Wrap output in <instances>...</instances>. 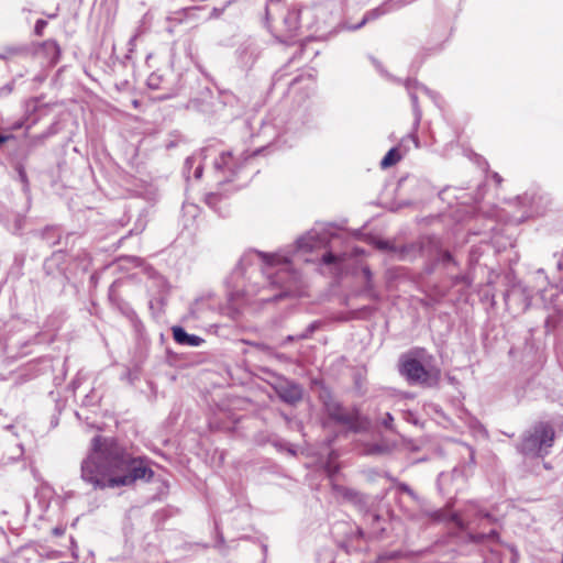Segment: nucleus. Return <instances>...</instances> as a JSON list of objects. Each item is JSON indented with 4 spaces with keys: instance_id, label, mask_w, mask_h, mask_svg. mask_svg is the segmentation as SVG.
<instances>
[{
    "instance_id": "obj_2",
    "label": "nucleus",
    "mask_w": 563,
    "mask_h": 563,
    "mask_svg": "<svg viewBox=\"0 0 563 563\" xmlns=\"http://www.w3.org/2000/svg\"><path fill=\"white\" fill-rule=\"evenodd\" d=\"M431 355H427L423 349H416L410 353L401 356L399 371L410 384H419L432 386L439 382L440 369L430 366L429 360Z\"/></svg>"
},
{
    "instance_id": "obj_3",
    "label": "nucleus",
    "mask_w": 563,
    "mask_h": 563,
    "mask_svg": "<svg viewBox=\"0 0 563 563\" xmlns=\"http://www.w3.org/2000/svg\"><path fill=\"white\" fill-rule=\"evenodd\" d=\"M553 442V428L548 423L540 422L525 433L518 449L526 456L539 457L549 453Z\"/></svg>"
},
{
    "instance_id": "obj_17",
    "label": "nucleus",
    "mask_w": 563,
    "mask_h": 563,
    "mask_svg": "<svg viewBox=\"0 0 563 563\" xmlns=\"http://www.w3.org/2000/svg\"><path fill=\"white\" fill-rule=\"evenodd\" d=\"M335 261H336V257H335L332 253H330V252L324 253V254L322 255V262H323L324 264H327V265L332 264V263H334Z\"/></svg>"
},
{
    "instance_id": "obj_11",
    "label": "nucleus",
    "mask_w": 563,
    "mask_h": 563,
    "mask_svg": "<svg viewBox=\"0 0 563 563\" xmlns=\"http://www.w3.org/2000/svg\"><path fill=\"white\" fill-rule=\"evenodd\" d=\"M239 165L231 152L219 153V157L214 159V168L221 172L229 170L234 173Z\"/></svg>"
},
{
    "instance_id": "obj_21",
    "label": "nucleus",
    "mask_w": 563,
    "mask_h": 563,
    "mask_svg": "<svg viewBox=\"0 0 563 563\" xmlns=\"http://www.w3.org/2000/svg\"><path fill=\"white\" fill-rule=\"evenodd\" d=\"M333 489L338 493V494H341L343 496H347L346 492L344 488L338 486V485H333Z\"/></svg>"
},
{
    "instance_id": "obj_23",
    "label": "nucleus",
    "mask_w": 563,
    "mask_h": 563,
    "mask_svg": "<svg viewBox=\"0 0 563 563\" xmlns=\"http://www.w3.org/2000/svg\"><path fill=\"white\" fill-rule=\"evenodd\" d=\"M63 532H64V531H63V529H58V528L54 529V533H55L56 536H62V534H63Z\"/></svg>"
},
{
    "instance_id": "obj_4",
    "label": "nucleus",
    "mask_w": 563,
    "mask_h": 563,
    "mask_svg": "<svg viewBox=\"0 0 563 563\" xmlns=\"http://www.w3.org/2000/svg\"><path fill=\"white\" fill-rule=\"evenodd\" d=\"M252 255L256 256L263 263V273L267 278H272L271 271L278 268V273L289 274L290 260L287 255L282 253H263L253 252Z\"/></svg>"
},
{
    "instance_id": "obj_6",
    "label": "nucleus",
    "mask_w": 563,
    "mask_h": 563,
    "mask_svg": "<svg viewBox=\"0 0 563 563\" xmlns=\"http://www.w3.org/2000/svg\"><path fill=\"white\" fill-rule=\"evenodd\" d=\"M330 242L328 232H319L316 229L310 230L307 234L298 239L297 249L299 252H312L318 249H325Z\"/></svg>"
},
{
    "instance_id": "obj_20",
    "label": "nucleus",
    "mask_w": 563,
    "mask_h": 563,
    "mask_svg": "<svg viewBox=\"0 0 563 563\" xmlns=\"http://www.w3.org/2000/svg\"><path fill=\"white\" fill-rule=\"evenodd\" d=\"M411 100H412V103H413L417 121H419L420 120V112H419L418 107H417V97L415 95H411Z\"/></svg>"
},
{
    "instance_id": "obj_7",
    "label": "nucleus",
    "mask_w": 563,
    "mask_h": 563,
    "mask_svg": "<svg viewBox=\"0 0 563 563\" xmlns=\"http://www.w3.org/2000/svg\"><path fill=\"white\" fill-rule=\"evenodd\" d=\"M35 56L41 58L44 64L55 65L60 56V48L55 41H45L38 44L34 52Z\"/></svg>"
},
{
    "instance_id": "obj_26",
    "label": "nucleus",
    "mask_w": 563,
    "mask_h": 563,
    "mask_svg": "<svg viewBox=\"0 0 563 563\" xmlns=\"http://www.w3.org/2000/svg\"><path fill=\"white\" fill-rule=\"evenodd\" d=\"M494 178H495V180H496L498 184L501 181V178L499 177V175H498V174H495V175H494Z\"/></svg>"
},
{
    "instance_id": "obj_13",
    "label": "nucleus",
    "mask_w": 563,
    "mask_h": 563,
    "mask_svg": "<svg viewBox=\"0 0 563 563\" xmlns=\"http://www.w3.org/2000/svg\"><path fill=\"white\" fill-rule=\"evenodd\" d=\"M280 396L285 401L292 404L301 398V389L296 385H291L282 391Z\"/></svg>"
},
{
    "instance_id": "obj_14",
    "label": "nucleus",
    "mask_w": 563,
    "mask_h": 563,
    "mask_svg": "<svg viewBox=\"0 0 563 563\" xmlns=\"http://www.w3.org/2000/svg\"><path fill=\"white\" fill-rule=\"evenodd\" d=\"M554 309L558 313L563 317V287L555 295V299L553 302Z\"/></svg>"
},
{
    "instance_id": "obj_15",
    "label": "nucleus",
    "mask_w": 563,
    "mask_h": 563,
    "mask_svg": "<svg viewBox=\"0 0 563 563\" xmlns=\"http://www.w3.org/2000/svg\"><path fill=\"white\" fill-rule=\"evenodd\" d=\"M22 53H23L22 48L10 47V48H7L4 51V53L2 55H0V57L5 59V58H10V57L15 56V55H21Z\"/></svg>"
},
{
    "instance_id": "obj_16",
    "label": "nucleus",
    "mask_w": 563,
    "mask_h": 563,
    "mask_svg": "<svg viewBox=\"0 0 563 563\" xmlns=\"http://www.w3.org/2000/svg\"><path fill=\"white\" fill-rule=\"evenodd\" d=\"M46 26V21L44 20H38L35 24V27H34V32L36 35H42L43 33V30L45 29Z\"/></svg>"
},
{
    "instance_id": "obj_18",
    "label": "nucleus",
    "mask_w": 563,
    "mask_h": 563,
    "mask_svg": "<svg viewBox=\"0 0 563 563\" xmlns=\"http://www.w3.org/2000/svg\"><path fill=\"white\" fill-rule=\"evenodd\" d=\"M378 15V10H374L365 15V18L362 20V22L357 25L360 27L361 25L365 24L368 20L374 19Z\"/></svg>"
},
{
    "instance_id": "obj_9",
    "label": "nucleus",
    "mask_w": 563,
    "mask_h": 563,
    "mask_svg": "<svg viewBox=\"0 0 563 563\" xmlns=\"http://www.w3.org/2000/svg\"><path fill=\"white\" fill-rule=\"evenodd\" d=\"M329 415L336 421L346 424L350 429L357 430V416L354 412H346L340 405L333 404L328 406Z\"/></svg>"
},
{
    "instance_id": "obj_8",
    "label": "nucleus",
    "mask_w": 563,
    "mask_h": 563,
    "mask_svg": "<svg viewBox=\"0 0 563 563\" xmlns=\"http://www.w3.org/2000/svg\"><path fill=\"white\" fill-rule=\"evenodd\" d=\"M216 155V150L213 148H203L191 156H189L185 162V173L189 176L190 169L195 168L194 177L199 179L202 175V163L207 157H212Z\"/></svg>"
},
{
    "instance_id": "obj_22",
    "label": "nucleus",
    "mask_w": 563,
    "mask_h": 563,
    "mask_svg": "<svg viewBox=\"0 0 563 563\" xmlns=\"http://www.w3.org/2000/svg\"><path fill=\"white\" fill-rule=\"evenodd\" d=\"M391 421H393V417L389 413H387V417L384 420L385 426L389 427V422H391Z\"/></svg>"
},
{
    "instance_id": "obj_25",
    "label": "nucleus",
    "mask_w": 563,
    "mask_h": 563,
    "mask_svg": "<svg viewBox=\"0 0 563 563\" xmlns=\"http://www.w3.org/2000/svg\"><path fill=\"white\" fill-rule=\"evenodd\" d=\"M7 140V136L0 135V144L4 143Z\"/></svg>"
},
{
    "instance_id": "obj_27",
    "label": "nucleus",
    "mask_w": 563,
    "mask_h": 563,
    "mask_svg": "<svg viewBox=\"0 0 563 563\" xmlns=\"http://www.w3.org/2000/svg\"><path fill=\"white\" fill-rule=\"evenodd\" d=\"M21 227H22V221H21V220H19V222H18V224H16V230H20V229H21Z\"/></svg>"
},
{
    "instance_id": "obj_10",
    "label": "nucleus",
    "mask_w": 563,
    "mask_h": 563,
    "mask_svg": "<svg viewBox=\"0 0 563 563\" xmlns=\"http://www.w3.org/2000/svg\"><path fill=\"white\" fill-rule=\"evenodd\" d=\"M174 340L181 345L199 346L203 343V339L196 334H188L181 327L173 328Z\"/></svg>"
},
{
    "instance_id": "obj_1",
    "label": "nucleus",
    "mask_w": 563,
    "mask_h": 563,
    "mask_svg": "<svg viewBox=\"0 0 563 563\" xmlns=\"http://www.w3.org/2000/svg\"><path fill=\"white\" fill-rule=\"evenodd\" d=\"M153 471L145 460L134 457L112 438L96 435L81 462V479L93 489L120 488L148 481Z\"/></svg>"
},
{
    "instance_id": "obj_12",
    "label": "nucleus",
    "mask_w": 563,
    "mask_h": 563,
    "mask_svg": "<svg viewBox=\"0 0 563 563\" xmlns=\"http://www.w3.org/2000/svg\"><path fill=\"white\" fill-rule=\"evenodd\" d=\"M401 153H399L398 147L390 148L387 154L384 156V158L380 162V166L383 168H388L393 165H395L397 162L401 159Z\"/></svg>"
},
{
    "instance_id": "obj_24",
    "label": "nucleus",
    "mask_w": 563,
    "mask_h": 563,
    "mask_svg": "<svg viewBox=\"0 0 563 563\" xmlns=\"http://www.w3.org/2000/svg\"><path fill=\"white\" fill-rule=\"evenodd\" d=\"M558 269L563 273V263L562 262L558 263Z\"/></svg>"
},
{
    "instance_id": "obj_5",
    "label": "nucleus",
    "mask_w": 563,
    "mask_h": 563,
    "mask_svg": "<svg viewBox=\"0 0 563 563\" xmlns=\"http://www.w3.org/2000/svg\"><path fill=\"white\" fill-rule=\"evenodd\" d=\"M531 298L530 289L521 283H517L507 291L505 300L509 309L521 312L529 308Z\"/></svg>"
},
{
    "instance_id": "obj_19",
    "label": "nucleus",
    "mask_w": 563,
    "mask_h": 563,
    "mask_svg": "<svg viewBox=\"0 0 563 563\" xmlns=\"http://www.w3.org/2000/svg\"><path fill=\"white\" fill-rule=\"evenodd\" d=\"M452 519L460 528H464L466 525L465 521L459 515H454Z\"/></svg>"
}]
</instances>
